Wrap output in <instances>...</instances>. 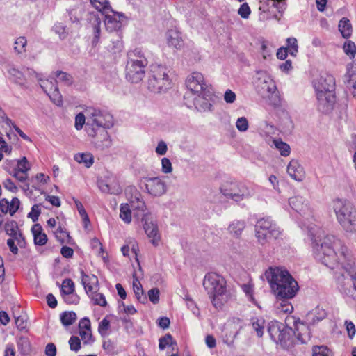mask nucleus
I'll return each mask as SVG.
<instances>
[{
	"label": "nucleus",
	"instance_id": "nucleus-11",
	"mask_svg": "<svg viewBox=\"0 0 356 356\" xmlns=\"http://www.w3.org/2000/svg\"><path fill=\"white\" fill-rule=\"evenodd\" d=\"M87 133L93 140L92 143L99 150H104L112 145L111 137L104 129H95V127L87 128Z\"/></svg>",
	"mask_w": 356,
	"mask_h": 356
},
{
	"label": "nucleus",
	"instance_id": "nucleus-48",
	"mask_svg": "<svg viewBox=\"0 0 356 356\" xmlns=\"http://www.w3.org/2000/svg\"><path fill=\"white\" fill-rule=\"evenodd\" d=\"M17 346L23 354H28L31 350V345L29 340L26 337H20L17 341Z\"/></svg>",
	"mask_w": 356,
	"mask_h": 356
},
{
	"label": "nucleus",
	"instance_id": "nucleus-21",
	"mask_svg": "<svg viewBox=\"0 0 356 356\" xmlns=\"http://www.w3.org/2000/svg\"><path fill=\"white\" fill-rule=\"evenodd\" d=\"M81 284L87 295L92 294L99 289V280L95 275H88L81 270Z\"/></svg>",
	"mask_w": 356,
	"mask_h": 356
},
{
	"label": "nucleus",
	"instance_id": "nucleus-60",
	"mask_svg": "<svg viewBox=\"0 0 356 356\" xmlns=\"http://www.w3.org/2000/svg\"><path fill=\"white\" fill-rule=\"evenodd\" d=\"M40 213L41 210L40 206L38 204H34L31 208V212L28 213V217L31 218L33 222H36L38 220Z\"/></svg>",
	"mask_w": 356,
	"mask_h": 356
},
{
	"label": "nucleus",
	"instance_id": "nucleus-32",
	"mask_svg": "<svg viewBox=\"0 0 356 356\" xmlns=\"http://www.w3.org/2000/svg\"><path fill=\"white\" fill-rule=\"evenodd\" d=\"M284 324L277 321L271 322L268 325V333L271 339L277 343V340L281 334V332L284 328Z\"/></svg>",
	"mask_w": 356,
	"mask_h": 356
},
{
	"label": "nucleus",
	"instance_id": "nucleus-27",
	"mask_svg": "<svg viewBox=\"0 0 356 356\" xmlns=\"http://www.w3.org/2000/svg\"><path fill=\"white\" fill-rule=\"evenodd\" d=\"M207 91H204L202 94H197V97L194 98V105L195 108L200 111H210L212 107Z\"/></svg>",
	"mask_w": 356,
	"mask_h": 356
},
{
	"label": "nucleus",
	"instance_id": "nucleus-40",
	"mask_svg": "<svg viewBox=\"0 0 356 356\" xmlns=\"http://www.w3.org/2000/svg\"><path fill=\"white\" fill-rule=\"evenodd\" d=\"M327 316V312L323 309L317 307L315 310V314H308L307 316V321L308 323L314 324L316 322H319Z\"/></svg>",
	"mask_w": 356,
	"mask_h": 356
},
{
	"label": "nucleus",
	"instance_id": "nucleus-18",
	"mask_svg": "<svg viewBox=\"0 0 356 356\" xmlns=\"http://www.w3.org/2000/svg\"><path fill=\"white\" fill-rule=\"evenodd\" d=\"M147 65L127 63L126 79L131 83H138L144 77Z\"/></svg>",
	"mask_w": 356,
	"mask_h": 356
},
{
	"label": "nucleus",
	"instance_id": "nucleus-53",
	"mask_svg": "<svg viewBox=\"0 0 356 356\" xmlns=\"http://www.w3.org/2000/svg\"><path fill=\"white\" fill-rule=\"evenodd\" d=\"M287 42V50L291 56H296L298 52V46L297 40L295 38H289Z\"/></svg>",
	"mask_w": 356,
	"mask_h": 356
},
{
	"label": "nucleus",
	"instance_id": "nucleus-64",
	"mask_svg": "<svg viewBox=\"0 0 356 356\" xmlns=\"http://www.w3.org/2000/svg\"><path fill=\"white\" fill-rule=\"evenodd\" d=\"M238 15L242 18L247 19L248 18L250 14V8L247 3H243L238 10Z\"/></svg>",
	"mask_w": 356,
	"mask_h": 356
},
{
	"label": "nucleus",
	"instance_id": "nucleus-12",
	"mask_svg": "<svg viewBox=\"0 0 356 356\" xmlns=\"http://www.w3.org/2000/svg\"><path fill=\"white\" fill-rule=\"evenodd\" d=\"M40 86L44 92L49 97L50 99L58 106H60L63 103L62 95H60L57 81L54 77L47 79L38 78Z\"/></svg>",
	"mask_w": 356,
	"mask_h": 356
},
{
	"label": "nucleus",
	"instance_id": "nucleus-3",
	"mask_svg": "<svg viewBox=\"0 0 356 356\" xmlns=\"http://www.w3.org/2000/svg\"><path fill=\"white\" fill-rule=\"evenodd\" d=\"M203 286L216 308H220L234 297V291L227 288L225 278L217 273H207L204 276Z\"/></svg>",
	"mask_w": 356,
	"mask_h": 356
},
{
	"label": "nucleus",
	"instance_id": "nucleus-14",
	"mask_svg": "<svg viewBox=\"0 0 356 356\" xmlns=\"http://www.w3.org/2000/svg\"><path fill=\"white\" fill-rule=\"evenodd\" d=\"M316 95H327L334 93L335 88L334 79L332 75L325 74L321 76L313 82Z\"/></svg>",
	"mask_w": 356,
	"mask_h": 356
},
{
	"label": "nucleus",
	"instance_id": "nucleus-35",
	"mask_svg": "<svg viewBox=\"0 0 356 356\" xmlns=\"http://www.w3.org/2000/svg\"><path fill=\"white\" fill-rule=\"evenodd\" d=\"M91 5L102 14L113 13L108 0H90Z\"/></svg>",
	"mask_w": 356,
	"mask_h": 356
},
{
	"label": "nucleus",
	"instance_id": "nucleus-25",
	"mask_svg": "<svg viewBox=\"0 0 356 356\" xmlns=\"http://www.w3.org/2000/svg\"><path fill=\"white\" fill-rule=\"evenodd\" d=\"M289 175L297 181H302L305 178L303 167L296 160H292L287 166Z\"/></svg>",
	"mask_w": 356,
	"mask_h": 356
},
{
	"label": "nucleus",
	"instance_id": "nucleus-54",
	"mask_svg": "<svg viewBox=\"0 0 356 356\" xmlns=\"http://www.w3.org/2000/svg\"><path fill=\"white\" fill-rule=\"evenodd\" d=\"M343 50L350 58H353L356 54V46L353 42L348 40L344 44Z\"/></svg>",
	"mask_w": 356,
	"mask_h": 356
},
{
	"label": "nucleus",
	"instance_id": "nucleus-8",
	"mask_svg": "<svg viewBox=\"0 0 356 356\" xmlns=\"http://www.w3.org/2000/svg\"><path fill=\"white\" fill-rule=\"evenodd\" d=\"M255 235L258 242L264 245L271 239H276L280 234V228L270 219L263 218L259 219L255 225Z\"/></svg>",
	"mask_w": 356,
	"mask_h": 356
},
{
	"label": "nucleus",
	"instance_id": "nucleus-36",
	"mask_svg": "<svg viewBox=\"0 0 356 356\" xmlns=\"http://www.w3.org/2000/svg\"><path fill=\"white\" fill-rule=\"evenodd\" d=\"M74 159L79 163L83 164L86 168H90L94 163L92 154L88 152L76 154Z\"/></svg>",
	"mask_w": 356,
	"mask_h": 356
},
{
	"label": "nucleus",
	"instance_id": "nucleus-7",
	"mask_svg": "<svg viewBox=\"0 0 356 356\" xmlns=\"http://www.w3.org/2000/svg\"><path fill=\"white\" fill-rule=\"evenodd\" d=\"M286 8V0H264L260 1L259 10V19L268 21L275 19L280 21Z\"/></svg>",
	"mask_w": 356,
	"mask_h": 356
},
{
	"label": "nucleus",
	"instance_id": "nucleus-26",
	"mask_svg": "<svg viewBox=\"0 0 356 356\" xmlns=\"http://www.w3.org/2000/svg\"><path fill=\"white\" fill-rule=\"evenodd\" d=\"M105 15L104 24L106 29L109 31H113L119 29L121 26L120 17L122 14L115 13H106Z\"/></svg>",
	"mask_w": 356,
	"mask_h": 356
},
{
	"label": "nucleus",
	"instance_id": "nucleus-59",
	"mask_svg": "<svg viewBox=\"0 0 356 356\" xmlns=\"http://www.w3.org/2000/svg\"><path fill=\"white\" fill-rule=\"evenodd\" d=\"M62 297L67 304H77L79 301V297L74 292L69 294H63Z\"/></svg>",
	"mask_w": 356,
	"mask_h": 356
},
{
	"label": "nucleus",
	"instance_id": "nucleus-57",
	"mask_svg": "<svg viewBox=\"0 0 356 356\" xmlns=\"http://www.w3.org/2000/svg\"><path fill=\"white\" fill-rule=\"evenodd\" d=\"M70 350L78 352L81 348V341L78 337L72 336L69 340Z\"/></svg>",
	"mask_w": 356,
	"mask_h": 356
},
{
	"label": "nucleus",
	"instance_id": "nucleus-2",
	"mask_svg": "<svg viewBox=\"0 0 356 356\" xmlns=\"http://www.w3.org/2000/svg\"><path fill=\"white\" fill-rule=\"evenodd\" d=\"M265 276L276 298H293L299 286L291 275L282 268H269Z\"/></svg>",
	"mask_w": 356,
	"mask_h": 356
},
{
	"label": "nucleus",
	"instance_id": "nucleus-23",
	"mask_svg": "<svg viewBox=\"0 0 356 356\" xmlns=\"http://www.w3.org/2000/svg\"><path fill=\"white\" fill-rule=\"evenodd\" d=\"M140 195L138 194L131 201L130 207L134 211V215L138 218H141V220H144L145 218H147L146 211V206L145 202L140 198Z\"/></svg>",
	"mask_w": 356,
	"mask_h": 356
},
{
	"label": "nucleus",
	"instance_id": "nucleus-15",
	"mask_svg": "<svg viewBox=\"0 0 356 356\" xmlns=\"http://www.w3.org/2000/svg\"><path fill=\"white\" fill-rule=\"evenodd\" d=\"M3 169L17 181L24 182L28 179V172L30 170L31 166L27 159L24 156L17 161L16 166L12 170L8 165H5Z\"/></svg>",
	"mask_w": 356,
	"mask_h": 356
},
{
	"label": "nucleus",
	"instance_id": "nucleus-46",
	"mask_svg": "<svg viewBox=\"0 0 356 356\" xmlns=\"http://www.w3.org/2000/svg\"><path fill=\"white\" fill-rule=\"evenodd\" d=\"M348 74L349 77L348 84L349 86L352 87V93L353 96L356 97V67L352 66V67L348 70Z\"/></svg>",
	"mask_w": 356,
	"mask_h": 356
},
{
	"label": "nucleus",
	"instance_id": "nucleus-50",
	"mask_svg": "<svg viewBox=\"0 0 356 356\" xmlns=\"http://www.w3.org/2000/svg\"><path fill=\"white\" fill-rule=\"evenodd\" d=\"M88 296L90 297L95 305L102 307H106L107 305V302L104 294L95 291L94 293H90V295Z\"/></svg>",
	"mask_w": 356,
	"mask_h": 356
},
{
	"label": "nucleus",
	"instance_id": "nucleus-31",
	"mask_svg": "<svg viewBox=\"0 0 356 356\" xmlns=\"http://www.w3.org/2000/svg\"><path fill=\"white\" fill-rule=\"evenodd\" d=\"M34 237V243L38 245H44L47 242V235L42 232V228L39 224H35L31 229Z\"/></svg>",
	"mask_w": 356,
	"mask_h": 356
},
{
	"label": "nucleus",
	"instance_id": "nucleus-19",
	"mask_svg": "<svg viewBox=\"0 0 356 356\" xmlns=\"http://www.w3.org/2000/svg\"><path fill=\"white\" fill-rule=\"evenodd\" d=\"M317 109L322 113H330L335 103L334 93H327V95H316Z\"/></svg>",
	"mask_w": 356,
	"mask_h": 356
},
{
	"label": "nucleus",
	"instance_id": "nucleus-51",
	"mask_svg": "<svg viewBox=\"0 0 356 356\" xmlns=\"http://www.w3.org/2000/svg\"><path fill=\"white\" fill-rule=\"evenodd\" d=\"M173 345H176V343L173 341L172 337L170 334H165L159 339V348L161 350H164L168 346Z\"/></svg>",
	"mask_w": 356,
	"mask_h": 356
},
{
	"label": "nucleus",
	"instance_id": "nucleus-30",
	"mask_svg": "<svg viewBox=\"0 0 356 356\" xmlns=\"http://www.w3.org/2000/svg\"><path fill=\"white\" fill-rule=\"evenodd\" d=\"M166 39L168 44L177 49H180L184 44L180 33L175 30L168 31L166 33Z\"/></svg>",
	"mask_w": 356,
	"mask_h": 356
},
{
	"label": "nucleus",
	"instance_id": "nucleus-22",
	"mask_svg": "<svg viewBox=\"0 0 356 356\" xmlns=\"http://www.w3.org/2000/svg\"><path fill=\"white\" fill-rule=\"evenodd\" d=\"M142 221L144 222L143 227L151 243L154 246L158 245L160 241V236L158 232L157 225L152 220H149L148 217Z\"/></svg>",
	"mask_w": 356,
	"mask_h": 356
},
{
	"label": "nucleus",
	"instance_id": "nucleus-16",
	"mask_svg": "<svg viewBox=\"0 0 356 356\" xmlns=\"http://www.w3.org/2000/svg\"><path fill=\"white\" fill-rule=\"evenodd\" d=\"M187 88L193 94H202L207 91V84L203 75L198 72H194L188 76L186 80Z\"/></svg>",
	"mask_w": 356,
	"mask_h": 356
},
{
	"label": "nucleus",
	"instance_id": "nucleus-37",
	"mask_svg": "<svg viewBox=\"0 0 356 356\" xmlns=\"http://www.w3.org/2000/svg\"><path fill=\"white\" fill-rule=\"evenodd\" d=\"M133 290L136 298L140 302L145 303L147 302V298L143 294L142 285L137 278H134L133 280Z\"/></svg>",
	"mask_w": 356,
	"mask_h": 356
},
{
	"label": "nucleus",
	"instance_id": "nucleus-62",
	"mask_svg": "<svg viewBox=\"0 0 356 356\" xmlns=\"http://www.w3.org/2000/svg\"><path fill=\"white\" fill-rule=\"evenodd\" d=\"M148 298L153 304H156L159 301V290L157 288H153L148 291Z\"/></svg>",
	"mask_w": 356,
	"mask_h": 356
},
{
	"label": "nucleus",
	"instance_id": "nucleus-34",
	"mask_svg": "<svg viewBox=\"0 0 356 356\" xmlns=\"http://www.w3.org/2000/svg\"><path fill=\"white\" fill-rule=\"evenodd\" d=\"M338 28L344 38H349L351 36L353 28L348 18L343 17L339 22Z\"/></svg>",
	"mask_w": 356,
	"mask_h": 356
},
{
	"label": "nucleus",
	"instance_id": "nucleus-44",
	"mask_svg": "<svg viewBox=\"0 0 356 356\" xmlns=\"http://www.w3.org/2000/svg\"><path fill=\"white\" fill-rule=\"evenodd\" d=\"M120 217L126 223H129L131 221V210L128 204L120 205Z\"/></svg>",
	"mask_w": 356,
	"mask_h": 356
},
{
	"label": "nucleus",
	"instance_id": "nucleus-5",
	"mask_svg": "<svg viewBox=\"0 0 356 356\" xmlns=\"http://www.w3.org/2000/svg\"><path fill=\"white\" fill-rule=\"evenodd\" d=\"M168 68L162 65L154 64L151 67V72L147 81L148 89L155 93L166 92L171 87Z\"/></svg>",
	"mask_w": 356,
	"mask_h": 356
},
{
	"label": "nucleus",
	"instance_id": "nucleus-4",
	"mask_svg": "<svg viewBox=\"0 0 356 356\" xmlns=\"http://www.w3.org/2000/svg\"><path fill=\"white\" fill-rule=\"evenodd\" d=\"M337 220L344 230L356 232V208L350 202L337 199L333 202Z\"/></svg>",
	"mask_w": 356,
	"mask_h": 356
},
{
	"label": "nucleus",
	"instance_id": "nucleus-1",
	"mask_svg": "<svg viewBox=\"0 0 356 356\" xmlns=\"http://www.w3.org/2000/svg\"><path fill=\"white\" fill-rule=\"evenodd\" d=\"M309 233L315 259L336 270L334 279L338 290L356 300V258L353 252L341 241L321 229Z\"/></svg>",
	"mask_w": 356,
	"mask_h": 356
},
{
	"label": "nucleus",
	"instance_id": "nucleus-56",
	"mask_svg": "<svg viewBox=\"0 0 356 356\" xmlns=\"http://www.w3.org/2000/svg\"><path fill=\"white\" fill-rule=\"evenodd\" d=\"M236 127L241 132L246 131L249 127L248 121L246 118H238L236 122Z\"/></svg>",
	"mask_w": 356,
	"mask_h": 356
},
{
	"label": "nucleus",
	"instance_id": "nucleus-55",
	"mask_svg": "<svg viewBox=\"0 0 356 356\" xmlns=\"http://www.w3.org/2000/svg\"><path fill=\"white\" fill-rule=\"evenodd\" d=\"M313 356H330L329 349L324 346H314L312 349Z\"/></svg>",
	"mask_w": 356,
	"mask_h": 356
},
{
	"label": "nucleus",
	"instance_id": "nucleus-47",
	"mask_svg": "<svg viewBox=\"0 0 356 356\" xmlns=\"http://www.w3.org/2000/svg\"><path fill=\"white\" fill-rule=\"evenodd\" d=\"M27 40L25 37L17 38L14 42V50L17 54H22L26 51Z\"/></svg>",
	"mask_w": 356,
	"mask_h": 356
},
{
	"label": "nucleus",
	"instance_id": "nucleus-10",
	"mask_svg": "<svg viewBox=\"0 0 356 356\" xmlns=\"http://www.w3.org/2000/svg\"><path fill=\"white\" fill-rule=\"evenodd\" d=\"M87 115L86 129L95 127V129H108L113 127V119L112 115L105 110L90 107L86 111Z\"/></svg>",
	"mask_w": 356,
	"mask_h": 356
},
{
	"label": "nucleus",
	"instance_id": "nucleus-49",
	"mask_svg": "<svg viewBox=\"0 0 356 356\" xmlns=\"http://www.w3.org/2000/svg\"><path fill=\"white\" fill-rule=\"evenodd\" d=\"M74 284L71 279H65L61 286V295L69 294L74 292Z\"/></svg>",
	"mask_w": 356,
	"mask_h": 356
},
{
	"label": "nucleus",
	"instance_id": "nucleus-13",
	"mask_svg": "<svg viewBox=\"0 0 356 356\" xmlns=\"http://www.w3.org/2000/svg\"><path fill=\"white\" fill-rule=\"evenodd\" d=\"M145 190L153 197H161L167 191V185L161 177H146L144 179Z\"/></svg>",
	"mask_w": 356,
	"mask_h": 356
},
{
	"label": "nucleus",
	"instance_id": "nucleus-20",
	"mask_svg": "<svg viewBox=\"0 0 356 356\" xmlns=\"http://www.w3.org/2000/svg\"><path fill=\"white\" fill-rule=\"evenodd\" d=\"M4 229L7 235L13 238L17 245L22 248L25 245V238L19 229L18 225L15 220H10L5 223Z\"/></svg>",
	"mask_w": 356,
	"mask_h": 356
},
{
	"label": "nucleus",
	"instance_id": "nucleus-24",
	"mask_svg": "<svg viewBox=\"0 0 356 356\" xmlns=\"http://www.w3.org/2000/svg\"><path fill=\"white\" fill-rule=\"evenodd\" d=\"M289 204L296 212L304 215L309 210L307 200L302 196H293L289 200Z\"/></svg>",
	"mask_w": 356,
	"mask_h": 356
},
{
	"label": "nucleus",
	"instance_id": "nucleus-45",
	"mask_svg": "<svg viewBox=\"0 0 356 356\" xmlns=\"http://www.w3.org/2000/svg\"><path fill=\"white\" fill-rule=\"evenodd\" d=\"M277 307L280 309L281 312L284 313H291L293 310V307L289 302L290 298H277Z\"/></svg>",
	"mask_w": 356,
	"mask_h": 356
},
{
	"label": "nucleus",
	"instance_id": "nucleus-28",
	"mask_svg": "<svg viewBox=\"0 0 356 356\" xmlns=\"http://www.w3.org/2000/svg\"><path fill=\"white\" fill-rule=\"evenodd\" d=\"M127 63H139L147 65V60L143 52L139 48H136L127 53Z\"/></svg>",
	"mask_w": 356,
	"mask_h": 356
},
{
	"label": "nucleus",
	"instance_id": "nucleus-39",
	"mask_svg": "<svg viewBox=\"0 0 356 356\" xmlns=\"http://www.w3.org/2000/svg\"><path fill=\"white\" fill-rule=\"evenodd\" d=\"M54 235L56 239L60 242V243L72 244V238L70 236L69 232L65 229H63L61 227H59L54 232Z\"/></svg>",
	"mask_w": 356,
	"mask_h": 356
},
{
	"label": "nucleus",
	"instance_id": "nucleus-6",
	"mask_svg": "<svg viewBox=\"0 0 356 356\" xmlns=\"http://www.w3.org/2000/svg\"><path fill=\"white\" fill-rule=\"evenodd\" d=\"M293 335L301 343H305L311 337L308 327L301 322H295V330L291 327H286L281 332V334L277 340V343H280L284 347H289L293 343Z\"/></svg>",
	"mask_w": 356,
	"mask_h": 356
},
{
	"label": "nucleus",
	"instance_id": "nucleus-61",
	"mask_svg": "<svg viewBox=\"0 0 356 356\" xmlns=\"http://www.w3.org/2000/svg\"><path fill=\"white\" fill-rule=\"evenodd\" d=\"M20 205V201L17 197H13L10 202H8L9 213L13 216L18 210Z\"/></svg>",
	"mask_w": 356,
	"mask_h": 356
},
{
	"label": "nucleus",
	"instance_id": "nucleus-33",
	"mask_svg": "<svg viewBox=\"0 0 356 356\" xmlns=\"http://www.w3.org/2000/svg\"><path fill=\"white\" fill-rule=\"evenodd\" d=\"M245 227V222L244 220H234L229 224L228 231L233 236L238 238Z\"/></svg>",
	"mask_w": 356,
	"mask_h": 356
},
{
	"label": "nucleus",
	"instance_id": "nucleus-9",
	"mask_svg": "<svg viewBox=\"0 0 356 356\" xmlns=\"http://www.w3.org/2000/svg\"><path fill=\"white\" fill-rule=\"evenodd\" d=\"M222 194L235 202L250 198L254 195V190L244 184L227 181L220 187Z\"/></svg>",
	"mask_w": 356,
	"mask_h": 356
},
{
	"label": "nucleus",
	"instance_id": "nucleus-17",
	"mask_svg": "<svg viewBox=\"0 0 356 356\" xmlns=\"http://www.w3.org/2000/svg\"><path fill=\"white\" fill-rule=\"evenodd\" d=\"M243 326V323L239 318H234L228 323L225 329L223 341L228 346H232Z\"/></svg>",
	"mask_w": 356,
	"mask_h": 356
},
{
	"label": "nucleus",
	"instance_id": "nucleus-52",
	"mask_svg": "<svg viewBox=\"0 0 356 356\" xmlns=\"http://www.w3.org/2000/svg\"><path fill=\"white\" fill-rule=\"evenodd\" d=\"M110 321L107 318H104L99 324L98 332L102 337H104L108 335V331L110 329Z\"/></svg>",
	"mask_w": 356,
	"mask_h": 356
},
{
	"label": "nucleus",
	"instance_id": "nucleus-43",
	"mask_svg": "<svg viewBox=\"0 0 356 356\" xmlns=\"http://www.w3.org/2000/svg\"><path fill=\"white\" fill-rule=\"evenodd\" d=\"M55 76H56L57 79V83H61L65 86H70L73 83V78L72 76L65 72L63 71H57L55 73Z\"/></svg>",
	"mask_w": 356,
	"mask_h": 356
},
{
	"label": "nucleus",
	"instance_id": "nucleus-63",
	"mask_svg": "<svg viewBox=\"0 0 356 356\" xmlns=\"http://www.w3.org/2000/svg\"><path fill=\"white\" fill-rule=\"evenodd\" d=\"M172 170V163L169 159L163 158L161 159V171L163 173L168 174Z\"/></svg>",
	"mask_w": 356,
	"mask_h": 356
},
{
	"label": "nucleus",
	"instance_id": "nucleus-58",
	"mask_svg": "<svg viewBox=\"0 0 356 356\" xmlns=\"http://www.w3.org/2000/svg\"><path fill=\"white\" fill-rule=\"evenodd\" d=\"M241 288H242L243 292L248 296V299L251 302H252L253 303H254L256 305L257 303H256V301H255L254 298L253 296L252 286L250 284H243L241 286Z\"/></svg>",
	"mask_w": 356,
	"mask_h": 356
},
{
	"label": "nucleus",
	"instance_id": "nucleus-42",
	"mask_svg": "<svg viewBox=\"0 0 356 356\" xmlns=\"http://www.w3.org/2000/svg\"><path fill=\"white\" fill-rule=\"evenodd\" d=\"M76 319V314L74 312H64L60 314V321L65 326L72 325Z\"/></svg>",
	"mask_w": 356,
	"mask_h": 356
},
{
	"label": "nucleus",
	"instance_id": "nucleus-41",
	"mask_svg": "<svg viewBox=\"0 0 356 356\" xmlns=\"http://www.w3.org/2000/svg\"><path fill=\"white\" fill-rule=\"evenodd\" d=\"M273 143L275 147L280 151V153L283 156H287L290 154L291 148L290 146L283 142L281 139H274Z\"/></svg>",
	"mask_w": 356,
	"mask_h": 356
},
{
	"label": "nucleus",
	"instance_id": "nucleus-29",
	"mask_svg": "<svg viewBox=\"0 0 356 356\" xmlns=\"http://www.w3.org/2000/svg\"><path fill=\"white\" fill-rule=\"evenodd\" d=\"M99 188L104 193L111 194H120L122 188L118 182L114 179L111 181H102L99 182Z\"/></svg>",
	"mask_w": 356,
	"mask_h": 356
},
{
	"label": "nucleus",
	"instance_id": "nucleus-38",
	"mask_svg": "<svg viewBox=\"0 0 356 356\" xmlns=\"http://www.w3.org/2000/svg\"><path fill=\"white\" fill-rule=\"evenodd\" d=\"M265 324V320L263 318L254 317L251 319V326L259 337H261L264 334Z\"/></svg>",
	"mask_w": 356,
	"mask_h": 356
}]
</instances>
